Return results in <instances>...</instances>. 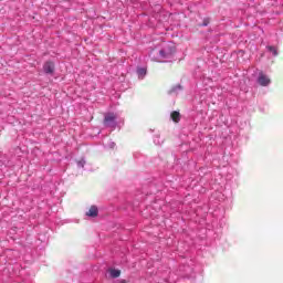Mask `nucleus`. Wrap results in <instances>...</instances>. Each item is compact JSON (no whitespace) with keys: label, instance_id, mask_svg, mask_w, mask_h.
<instances>
[{"label":"nucleus","instance_id":"1","mask_svg":"<svg viewBox=\"0 0 283 283\" xmlns=\"http://www.w3.org/2000/svg\"><path fill=\"white\" fill-rule=\"evenodd\" d=\"M105 127H114L116 125V115L114 113H108L104 117Z\"/></svg>","mask_w":283,"mask_h":283},{"label":"nucleus","instance_id":"2","mask_svg":"<svg viewBox=\"0 0 283 283\" xmlns=\"http://www.w3.org/2000/svg\"><path fill=\"white\" fill-rule=\"evenodd\" d=\"M258 83L262 87H266L268 85L271 84V78H269V76H266L264 73L261 72L258 77Z\"/></svg>","mask_w":283,"mask_h":283},{"label":"nucleus","instance_id":"3","mask_svg":"<svg viewBox=\"0 0 283 283\" xmlns=\"http://www.w3.org/2000/svg\"><path fill=\"white\" fill-rule=\"evenodd\" d=\"M43 70L45 74H54V64L52 62H46L43 65Z\"/></svg>","mask_w":283,"mask_h":283},{"label":"nucleus","instance_id":"4","mask_svg":"<svg viewBox=\"0 0 283 283\" xmlns=\"http://www.w3.org/2000/svg\"><path fill=\"white\" fill-rule=\"evenodd\" d=\"M86 216H88V218H96V216H98V208L96 206H92L86 212Z\"/></svg>","mask_w":283,"mask_h":283},{"label":"nucleus","instance_id":"5","mask_svg":"<svg viewBox=\"0 0 283 283\" xmlns=\"http://www.w3.org/2000/svg\"><path fill=\"white\" fill-rule=\"evenodd\" d=\"M170 118H171V120H174V123H180V112L174 111L170 114Z\"/></svg>","mask_w":283,"mask_h":283},{"label":"nucleus","instance_id":"6","mask_svg":"<svg viewBox=\"0 0 283 283\" xmlns=\"http://www.w3.org/2000/svg\"><path fill=\"white\" fill-rule=\"evenodd\" d=\"M111 277H120V270H111Z\"/></svg>","mask_w":283,"mask_h":283},{"label":"nucleus","instance_id":"7","mask_svg":"<svg viewBox=\"0 0 283 283\" xmlns=\"http://www.w3.org/2000/svg\"><path fill=\"white\" fill-rule=\"evenodd\" d=\"M269 52H272L273 56H277V49L275 46H268Z\"/></svg>","mask_w":283,"mask_h":283},{"label":"nucleus","instance_id":"8","mask_svg":"<svg viewBox=\"0 0 283 283\" xmlns=\"http://www.w3.org/2000/svg\"><path fill=\"white\" fill-rule=\"evenodd\" d=\"M138 76H145V74H147V70L145 69H138L137 70Z\"/></svg>","mask_w":283,"mask_h":283},{"label":"nucleus","instance_id":"9","mask_svg":"<svg viewBox=\"0 0 283 283\" xmlns=\"http://www.w3.org/2000/svg\"><path fill=\"white\" fill-rule=\"evenodd\" d=\"M202 25L205 27L209 25V19H205Z\"/></svg>","mask_w":283,"mask_h":283}]
</instances>
